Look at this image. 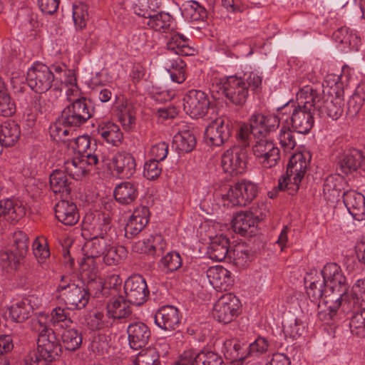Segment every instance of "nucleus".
Here are the masks:
<instances>
[{"instance_id":"obj_39","label":"nucleus","mask_w":365,"mask_h":365,"mask_svg":"<svg viewBox=\"0 0 365 365\" xmlns=\"http://www.w3.org/2000/svg\"><path fill=\"white\" fill-rule=\"evenodd\" d=\"M98 133L108 143L114 146L120 144L123 140V133L119 126L113 123L107 122L98 128Z\"/></svg>"},{"instance_id":"obj_48","label":"nucleus","mask_w":365,"mask_h":365,"mask_svg":"<svg viewBox=\"0 0 365 365\" xmlns=\"http://www.w3.org/2000/svg\"><path fill=\"white\" fill-rule=\"evenodd\" d=\"M182 6V14L189 21H197L206 17V10L195 1H186Z\"/></svg>"},{"instance_id":"obj_63","label":"nucleus","mask_w":365,"mask_h":365,"mask_svg":"<svg viewBox=\"0 0 365 365\" xmlns=\"http://www.w3.org/2000/svg\"><path fill=\"white\" fill-rule=\"evenodd\" d=\"M159 162L155 160H150L144 165L143 175L148 180H155L160 176L162 173V168Z\"/></svg>"},{"instance_id":"obj_47","label":"nucleus","mask_w":365,"mask_h":365,"mask_svg":"<svg viewBox=\"0 0 365 365\" xmlns=\"http://www.w3.org/2000/svg\"><path fill=\"white\" fill-rule=\"evenodd\" d=\"M347 312H352L353 315L351 317L349 326L350 330L353 334L359 336H365V307L351 309Z\"/></svg>"},{"instance_id":"obj_34","label":"nucleus","mask_w":365,"mask_h":365,"mask_svg":"<svg viewBox=\"0 0 365 365\" xmlns=\"http://www.w3.org/2000/svg\"><path fill=\"white\" fill-rule=\"evenodd\" d=\"M106 309L108 316L113 319L126 318L131 314L129 302L122 296L110 299L107 304Z\"/></svg>"},{"instance_id":"obj_24","label":"nucleus","mask_w":365,"mask_h":365,"mask_svg":"<svg viewBox=\"0 0 365 365\" xmlns=\"http://www.w3.org/2000/svg\"><path fill=\"white\" fill-rule=\"evenodd\" d=\"M54 211L56 219L65 225H74L79 220L77 207L73 202L60 200L56 204Z\"/></svg>"},{"instance_id":"obj_45","label":"nucleus","mask_w":365,"mask_h":365,"mask_svg":"<svg viewBox=\"0 0 365 365\" xmlns=\"http://www.w3.org/2000/svg\"><path fill=\"white\" fill-rule=\"evenodd\" d=\"M117 115L122 126L130 130L135 124V111L131 103H123L117 107Z\"/></svg>"},{"instance_id":"obj_6","label":"nucleus","mask_w":365,"mask_h":365,"mask_svg":"<svg viewBox=\"0 0 365 365\" xmlns=\"http://www.w3.org/2000/svg\"><path fill=\"white\" fill-rule=\"evenodd\" d=\"M55 78L50 68L43 63H35L27 71L29 86L36 93H43L54 86Z\"/></svg>"},{"instance_id":"obj_30","label":"nucleus","mask_w":365,"mask_h":365,"mask_svg":"<svg viewBox=\"0 0 365 365\" xmlns=\"http://www.w3.org/2000/svg\"><path fill=\"white\" fill-rule=\"evenodd\" d=\"M256 219L252 212H237L232 220V228L235 232L242 235L254 234L257 225Z\"/></svg>"},{"instance_id":"obj_4","label":"nucleus","mask_w":365,"mask_h":365,"mask_svg":"<svg viewBox=\"0 0 365 365\" xmlns=\"http://www.w3.org/2000/svg\"><path fill=\"white\" fill-rule=\"evenodd\" d=\"M257 192L255 183L244 180L226 188L222 198L227 202V206H246L256 197Z\"/></svg>"},{"instance_id":"obj_15","label":"nucleus","mask_w":365,"mask_h":365,"mask_svg":"<svg viewBox=\"0 0 365 365\" xmlns=\"http://www.w3.org/2000/svg\"><path fill=\"white\" fill-rule=\"evenodd\" d=\"M35 353L39 360L52 361L56 360L61 353V344L54 331L37 339V351Z\"/></svg>"},{"instance_id":"obj_13","label":"nucleus","mask_w":365,"mask_h":365,"mask_svg":"<svg viewBox=\"0 0 365 365\" xmlns=\"http://www.w3.org/2000/svg\"><path fill=\"white\" fill-rule=\"evenodd\" d=\"M279 117L275 115L254 113L250 118L251 133L255 139L267 138L268 135L279 126Z\"/></svg>"},{"instance_id":"obj_11","label":"nucleus","mask_w":365,"mask_h":365,"mask_svg":"<svg viewBox=\"0 0 365 365\" xmlns=\"http://www.w3.org/2000/svg\"><path fill=\"white\" fill-rule=\"evenodd\" d=\"M240 309L239 299L232 294L222 295L215 304L212 315L220 322H231L238 314Z\"/></svg>"},{"instance_id":"obj_10","label":"nucleus","mask_w":365,"mask_h":365,"mask_svg":"<svg viewBox=\"0 0 365 365\" xmlns=\"http://www.w3.org/2000/svg\"><path fill=\"white\" fill-rule=\"evenodd\" d=\"M208 96L200 90H190L183 98V108L192 118L205 115L210 108Z\"/></svg>"},{"instance_id":"obj_17","label":"nucleus","mask_w":365,"mask_h":365,"mask_svg":"<svg viewBox=\"0 0 365 365\" xmlns=\"http://www.w3.org/2000/svg\"><path fill=\"white\" fill-rule=\"evenodd\" d=\"M98 156L88 154L68 159L64 162V170L73 179L79 180L83 177L91 169L93 165H97Z\"/></svg>"},{"instance_id":"obj_55","label":"nucleus","mask_w":365,"mask_h":365,"mask_svg":"<svg viewBox=\"0 0 365 365\" xmlns=\"http://www.w3.org/2000/svg\"><path fill=\"white\" fill-rule=\"evenodd\" d=\"M188 39L182 34L176 33L171 35L168 42V48L174 51L176 54H185V51L188 47Z\"/></svg>"},{"instance_id":"obj_14","label":"nucleus","mask_w":365,"mask_h":365,"mask_svg":"<svg viewBox=\"0 0 365 365\" xmlns=\"http://www.w3.org/2000/svg\"><path fill=\"white\" fill-rule=\"evenodd\" d=\"M124 291L129 304L137 306L143 304L149 294L146 282L141 275L129 277L125 282Z\"/></svg>"},{"instance_id":"obj_37","label":"nucleus","mask_w":365,"mask_h":365,"mask_svg":"<svg viewBox=\"0 0 365 365\" xmlns=\"http://www.w3.org/2000/svg\"><path fill=\"white\" fill-rule=\"evenodd\" d=\"M20 134V128L14 121H6L0 125V143L4 146H13L19 140Z\"/></svg>"},{"instance_id":"obj_51","label":"nucleus","mask_w":365,"mask_h":365,"mask_svg":"<svg viewBox=\"0 0 365 365\" xmlns=\"http://www.w3.org/2000/svg\"><path fill=\"white\" fill-rule=\"evenodd\" d=\"M134 365H159V355L154 348H148L140 351L135 359Z\"/></svg>"},{"instance_id":"obj_18","label":"nucleus","mask_w":365,"mask_h":365,"mask_svg":"<svg viewBox=\"0 0 365 365\" xmlns=\"http://www.w3.org/2000/svg\"><path fill=\"white\" fill-rule=\"evenodd\" d=\"M155 323L162 329L166 331L175 330L180 324L178 309L170 305L160 307L155 314Z\"/></svg>"},{"instance_id":"obj_38","label":"nucleus","mask_w":365,"mask_h":365,"mask_svg":"<svg viewBox=\"0 0 365 365\" xmlns=\"http://www.w3.org/2000/svg\"><path fill=\"white\" fill-rule=\"evenodd\" d=\"M185 67V63L179 56L168 58L165 62V68L170 73L171 80L179 84L186 79Z\"/></svg>"},{"instance_id":"obj_58","label":"nucleus","mask_w":365,"mask_h":365,"mask_svg":"<svg viewBox=\"0 0 365 365\" xmlns=\"http://www.w3.org/2000/svg\"><path fill=\"white\" fill-rule=\"evenodd\" d=\"M68 146H71L81 156L91 154V140L88 136L81 135L77 138H72Z\"/></svg>"},{"instance_id":"obj_19","label":"nucleus","mask_w":365,"mask_h":365,"mask_svg":"<svg viewBox=\"0 0 365 365\" xmlns=\"http://www.w3.org/2000/svg\"><path fill=\"white\" fill-rule=\"evenodd\" d=\"M110 168L120 178H129L135 173L136 162L130 153L118 152L112 158Z\"/></svg>"},{"instance_id":"obj_1","label":"nucleus","mask_w":365,"mask_h":365,"mask_svg":"<svg viewBox=\"0 0 365 365\" xmlns=\"http://www.w3.org/2000/svg\"><path fill=\"white\" fill-rule=\"evenodd\" d=\"M318 93L314 90V85H306L297 93V105L285 104L278 109L279 114L291 113L290 121L292 128L298 133H308L314 125V113L318 101Z\"/></svg>"},{"instance_id":"obj_46","label":"nucleus","mask_w":365,"mask_h":365,"mask_svg":"<svg viewBox=\"0 0 365 365\" xmlns=\"http://www.w3.org/2000/svg\"><path fill=\"white\" fill-rule=\"evenodd\" d=\"M173 143L179 151L189 153L195 148L196 139L191 131L184 130L174 135Z\"/></svg>"},{"instance_id":"obj_54","label":"nucleus","mask_w":365,"mask_h":365,"mask_svg":"<svg viewBox=\"0 0 365 365\" xmlns=\"http://www.w3.org/2000/svg\"><path fill=\"white\" fill-rule=\"evenodd\" d=\"M279 145L284 151H289L294 149L297 145L296 139L293 131L289 126L282 125L278 134Z\"/></svg>"},{"instance_id":"obj_41","label":"nucleus","mask_w":365,"mask_h":365,"mask_svg":"<svg viewBox=\"0 0 365 365\" xmlns=\"http://www.w3.org/2000/svg\"><path fill=\"white\" fill-rule=\"evenodd\" d=\"M307 294L313 302H317L323 297H330V299L332 297L325 282L320 276L314 277L313 280L307 286Z\"/></svg>"},{"instance_id":"obj_59","label":"nucleus","mask_w":365,"mask_h":365,"mask_svg":"<svg viewBox=\"0 0 365 365\" xmlns=\"http://www.w3.org/2000/svg\"><path fill=\"white\" fill-rule=\"evenodd\" d=\"M21 260L22 259L13 250L0 252V266L3 269H16Z\"/></svg>"},{"instance_id":"obj_40","label":"nucleus","mask_w":365,"mask_h":365,"mask_svg":"<svg viewBox=\"0 0 365 365\" xmlns=\"http://www.w3.org/2000/svg\"><path fill=\"white\" fill-rule=\"evenodd\" d=\"M7 312L13 322H23L30 317L32 307L27 300H21L8 306Z\"/></svg>"},{"instance_id":"obj_53","label":"nucleus","mask_w":365,"mask_h":365,"mask_svg":"<svg viewBox=\"0 0 365 365\" xmlns=\"http://www.w3.org/2000/svg\"><path fill=\"white\" fill-rule=\"evenodd\" d=\"M62 340L66 349L75 351L82 343V336L76 329H69L62 334Z\"/></svg>"},{"instance_id":"obj_25","label":"nucleus","mask_w":365,"mask_h":365,"mask_svg":"<svg viewBox=\"0 0 365 365\" xmlns=\"http://www.w3.org/2000/svg\"><path fill=\"white\" fill-rule=\"evenodd\" d=\"M166 248V243L161 235L150 236L135 242L133 245V250L138 253L148 255H160Z\"/></svg>"},{"instance_id":"obj_50","label":"nucleus","mask_w":365,"mask_h":365,"mask_svg":"<svg viewBox=\"0 0 365 365\" xmlns=\"http://www.w3.org/2000/svg\"><path fill=\"white\" fill-rule=\"evenodd\" d=\"M365 106V85L357 87L347 103L348 112L351 115H356Z\"/></svg>"},{"instance_id":"obj_20","label":"nucleus","mask_w":365,"mask_h":365,"mask_svg":"<svg viewBox=\"0 0 365 365\" xmlns=\"http://www.w3.org/2000/svg\"><path fill=\"white\" fill-rule=\"evenodd\" d=\"M128 342L131 349L138 350L145 347L150 338L148 327L140 322L130 324L127 329Z\"/></svg>"},{"instance_id":"obj_16","label":"nucleus","mask_w":365,"mask_h":365,"mask_svg":"<svg viewBox=\"0 0 365 365\" xmlns=\"http://www.w3.org/2000/svg\"><path fill=\"white\" fill-rule=\"evenodd\" d=\"M231 135L230 121L225 118H217L212 120L205 131L207 143L220 146L224 144Z\"/></svg>"},{"instance_id":"obj_43","label":"nucleus","mask_w":365,"mask_h":365,"mask_svg":"<svg viewBox=\"0 0 365 365\" xmlns=\"http://www.w3.org/2000/svg\"><path fill=\"white\" fill-rule=\"evenodd\" d=\"M108 246V242L104 237H93L84 245L86 258L89 259L101 257L106 252Z\"/></svg>"},{"instance_id":"obj_31","label":"nucleus","mask_w":365,"mask_h":365,"mask_svg":"<svg viewBox=\"0 0 365 365\" xmlns=\"http://www.w3.org/2000/svg\"><path fill=\"white\" fill-rule=\"evenodd\" d=\"M113 195L118 203L130 205L138 196V185L130 181L121 182L115 187Z\"/></svg>"},{"instance_id":"obj_35","label":"nucleus","mask_w":365,"mask_h":365,"mask_svg":"<svg viewBox=\"0 0 365 365\" xmlns=\"http://www.w3.org/2000/svg\"><path fill=\"white\" fill-rule=\"evenodd\" d=\"M64 170H55L50 175L51 188L55 193L68 195L71 190V181Z\"/></svg>"},{"instance_id":"obj_61","label":"nucleus","mask_w":365,"mask_h":365,"mask_svg":"<svg viewBox=\"0 0 365 365\" xmlns=\"http://www.w3.org/2000/svg\"><path fill=\"white\" fill-rule=\"evenodd\" d=\"M110 319L108 313L105 314L102 312H96L90 317L88 325L93 330L101 329L111 324Z\"/></svg>"},{"instance_id":"obj_56","label":"nucleus","mask_w":365,"mask_h":365,"mask_svg":"<svg viewBox=\"0 0 365 365\" xmlns=\"http://www.w3.org/2000/svg\"><path fill=\"white\" fill-rule=\"evenodd\" d=\"M160 266L166 272H174L182 265V259L178 252H168L160 261Z\"/></svg>"},{"instance_id":"obj_5","label":"nucleus","mask_w":365,"mask_h":365,"mask_svg":"<svg viewBox=\"0 0 365 365\" xmlns=\"http://www.w3.org/2000/svg\"><path fill=\"white\" fill-rule=\"evenodd\" d=\"M62 282L64 277L61 279ZM88 284L87 287L83 284L79 285L73 284H64L62 282L58 285L57 292H59V297H61L64 303L69 306L70 309H81L84 308L88 303L90 294L88 291Z\"/></svg>"},{"instance_id":"obj_27","label":"nucleus","mask_w":365,"mask_h":365,"mask_svg":"<svg viewBox=\"0 0 365 365\" xmlns=\"http://www.w3.org/2000/svg\"><path fill=\"white\" fill-rule=\"evenodd\" d=\"M364 161L365 157L361 151L352 149L345 151L339 156L338 165L342 173L348 174L362 166Z\"/></svg>"},{"instance_id":"obj_33","label":"nucleus","mask_w":365,"mask_h":365,"mask_svg":"<svg viewBox=\"0 0 365 365\" xmlns=\"http://www.w3.org/2000/svg\"><path fill=\"white\" fill-rule=\"evenodd\" d=\"M343 178L339 175H331L326 178L323 185V195L331 202L339 200L342 189Z\"/></svg>"},{"instance_id":"obj_28","label":"nucleus","mask_w":365,"mask_h":365,"mask_svg":"<svg viewBox=\"0 0 365 365\" xmlns=\"http://www.w3.org/2000/svg\"><path fill=\"white\" fill-rule=\"evenodd\" d=\"M206 274L210 284L215 289L227 290L232 284L230 272L222 266L210 267Z\"/></svg>"},{"instance_id":"obj_52","label":"nucleus","mask_w":365,"mask_h":365,"mask_svg":"<svg viewBox=\"0 0 365 365\" xmlns=\"http://www.w3.org/2000/svg\"><path fill=\"white\" fill-rule=\"evenodd\" d=\"M88 5L78 2L73 6V19L75 26L82 29L86 27L89 19Z\"/></svg>"},{"instance_id":"obj_62","label":"nucleus","mask_w":365,"mask_h":365,"mask_svg":"<svg viewBox=\"0 0 365 365\" xmlns=\"http://www.w3.org/2000/svg\"><path fill=\"white\" fill-rule=\"evenodd\" d=\"M235 263L239 267L245 266L250 260V251L243 245H237L232 251Z\"/></svg>"},{"instance_id":"obj_12","label":"nucleus","mask_w":365,"mask_h":365,"mask_svg":"<svg viewBox=\"0 0 365 365\" xmlns=\"http://www.w3.org/2000/svg\"><path fill=\"white\" fill-rule=\"evenodd\" d=\"M311 155L309 152H298L292 155L287 168V175L289 180H293L294 189H299V184L304 177L309 163Z\"/></svg>"},{"instance_id":"obj_32","label":"nucleus","mask_w":365,"mask_h":365,"mask_svg":"<svg viewBox=\"0 0 365 365\" xmlns=\"http://www.w3.org/2000/svg\"><path fill=\"white\" fill-rule=\"evenodd\" d=\"M122 284V279L117 274H111L107 277L103 282L101 279L91 280L88 282L89 289H96V294L101 292L103 295L113 294L118 293V289Z\"/></svg>"},{"instance_id":"obj_44","label":"nucleus","mask_w":365,"mask_h":365,"mask_svg":"<svg viewBox=\"0 0 365 365\" xmlns=\"http://www.w3.org/2000/svg\"><path fill=\"white\" fill-rule=\"evenodd\" d=\"M69 307L62 308L56 307L50 313L49 322L53 327L67 329L73 324V321L68 312Z\"/></svg>"},{"instance_id":"obj_49","label":"nucleus","mask_w":365,"mask_h":365,"mask_svg":"<svg viewBox=\"0 0 365 365\" xmlns=\"http://www.w3.org/2000/svg\"><path fill=\"white\" fill-rule=\"evenodd\" d=\"M15 112L16 105L7 92L4 82L0 78V115L9 117Z\"/></svg>"},{"instance_id":"obj_9","label":"nucleus","mask_w":365,"mask_h":365,"mask_svg":"<svg viewBox=\"0 0 365 365\" xmlns=\"http://www.w3.org/2000/svg\"><path fill=\"white\" fill-rule=\"evenodd\" d=\"M93 115V108L87 99L78 100L67 106L62 111L64 123L71 127H79Z\"/></svg>"},{"instance_id":"obj_21","label":"nucleus","mask_w":365,"mask_h":365,"mask_svg":"<svg viewBox=\"0 0 365 365\" xmlns=\"http://www.w3.org/2000/svg\"><path fill=\"white\" fill-rule=\"evenodd\" d=\"M150 211L148 207H138L130 217L125 227V235L131 238L137 235L148 224L149 221Z\"/></svg>"},{"instance_id":"obj_57","label":"nucleus","mask_w":365,"mask_h":365,"mask_svg":"<svg viewBox=\"0 0 365 365\" xmlns=\"http://www.w3.org/2000/svg\"><path fill=\"white\" fill-rule=\"evenodd\" d=\"M14 241L12 250L19 255V257H21L23 259L28 251L29 238L25 233L19 231L14 234Z\"/></svg>"},{"instance_id":"obj_7","label":"nucleus","mask_w":365,"mask_h":365,"mask_svg":"<svg viewBox=\"0 0 365 365\" xmlns=\"http://www.w3.org/2000/svg\"><path fill=\"white\" fill-rule=\"evenodd\" d=\"M252 151L257 162L264 168L274 167L280 159L279 149L268 138L255 139Z\"/></svg>"},{"instance_id":"obj_36","label":"nucleus","mask_w":365,"mask_h":365,"mask_svg":"<svg viewBox=\"0 0 365 365\" xmlns=\"http://www.w3.org/2000/svg\"><path fill=\"white\" fill-rule=\"evenodd\" d=\"M229 240L225 236H218L214 238L210 244L208 248V255L211 259L215 261L224 260L229 252Z\"/></svg>"},{"instance_id":"obj_8","label":"nucleus","mask_w":365,"mask_h":365,"mask_svg":"<svg viewBox=\"0 0 365 365\" xmlns=\"http://www.w3.org/2000/svg\"><path fill=\"white\" fill-rule=\"evenodd\" d=\"M247 165V150L241 146H233L221 156V166L225 173L232 175L242 174Z\"/></svg>"},{"instance_id":"obj_29","label":"nucleus","mask_w":365,"mask_h":365,"mask_svg":"<svg viewBox=\"0 0 365 365\" xmlns=\"http://www.w3.org/2000/svg\"><path fill=\"white\" fill-rule=\"evenodd\" d=\"M26 214V207L19 200L6 199L0 200V217L7 221H17Z\"/></svg>"},{"instance_id":"obj_22","label":"nucleus","mask_w":365,"mask_h":365,"mask_svg":"<svg viewBox=\"0 0 365 365\" xmlns=\"http://www.w3.org/2000/svg\"><path fill=\"white\" fill-rule=\"evenodd\" d=\"M343 202L349 212L356 220L365 219V197L354 190H348L343 194Z\"/></svg>"},{"instance_id":"obj_60","label":"nucleus","mask_w":365,"mask_h":365,"mask_svg":"<svg viewBox=\"0 0 365 365\" xmlns=\"http://www.w3.org/2000/svg\"><path fill=\"white\" fill-rule=\"evenodd\" d=\"M197 365H225L220 356L212 351L197 353Z\"/></svg>"},{"instance_id":"obj_42","label":"nucleus","mask_w":365,"mask_h":365,"mask_svg":"<svg viewBox=\"0 0 365 365\" xmlns=\"http://www.w3.org/2000/svg\"><path fill=\"white\" fill-rule=\"evenodd\" d=\"M147 24L153 29L160 32L168 31L173 23V17L168 13L159 12L153 15H148Z\"/></svg>"},{"instance_id":"obj_26","label":"nucleus","mask_w":365,"mask_h":365,"mask_svg":"<svg viewBox=\"0 0 365 365\" xmlns=\"http://www.w3.org/2000/svg\"><path fill=\"white\" fill-rule=\"evenodd\" d=\"M326 284L332 297L331 299L326 300L325 302L327 303L329 302L334 301L336 304L334 307L336 306L338 304H341V302L344 301L348 290L346 279L342 273V271L340 272L336 277H334L333 279H331V282H328ZM335 310L336 309H334V307H331V312Z\"/></svg>"},{"instance_id":"obj_2","label":"nucleus","mask_w":365,"mask_h":365,"mask_svg":"<svg viewBox=\"0 0 365 365\" xmlns=\"http://www.w3.org/2000/svg\"><path fill=\"white\" fill-rule=\"evenodd\" d=\"M262 78L255 72H250L245 75L244 78L235 76H229L222 79L220 82L212 84L210 90L214 98H220L214 94L221 91L232 103L235 106H242L249 96V91H255L262 84Z\"/></svg>"},{"instance_id":"obj_23","label":"nucleus","mask_w":365,"mask_h":365,"mask_svg":"<svg viewBox=\"0 0 365 365\" xmlns=\"http://www.w3.org/2000/svg\"><path fill=\"white\" fill-rule=\"evenodd\" d=\"M364 304L365 305V278L358 279L352 287L351 296L346 294L344 301L335 306L334 309L341 307L343 311H349L363 307Z\"/></svg>"},{"instance_id":"obj_3","label":"nucleus","mask_w":365,"mask_h":365,"mask_svg":"<svg viewBox=\"0 0 365 365\" xmlns=\"http://www.w3.org/2000/svg\"><path fill=\"white\" fill-rule=\"evenodd\" d=\"M314 90L319 96L318 101L314 102L319 115L321 117L327 116L333 120H337L344 112V91L333 86L322 91L314 86Z\"/></svg>"},{"instance_id":"obj_64","label":"nucleus","mask_w":365,"mask_h":365,"mask_svg":"<svg viewBox=\"0 0 365 365\" xmlns=\"http://www.w3.org/2000/svg\"><path fill=\"white\" fill-rule=\"evenodd\" d=\"M33 252L35 257L38 259V262L43 261L49 257L50 252L46 246V242L44 239L36 238L33 242Z\"/></svg>"}]
</instances>
